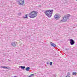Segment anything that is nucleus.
Instances as JSON below:
<instances>
[{"instance_id": "17", "label": "nucleus", "mask_w": 77, "mask_h": 77, "mask_svg": "<svg viewBox=\"0 0 77 77\" xmlns=\"http://www.w3.org/2000/svg\"><path fill=\"white\" fill-rule=\"evenodd\" d=\"M21 0H17V2H20Z\"/></svg>"}, {"instance_id": "2", "label": "nucleus", "mask_w": 77, "mask_h": 77, "mask_svg": "<svg viewBox=\"0 0 77 77\" xmlns=\"http://www.w3.org/2000/svg\"><path fill=\"white\" fill-rule=\"evenodd\" d=\"M38 14L35 11H32L29 14V16L30 18H33L35 17H36Z\"/></svg>"}, {"instance_id": "22", "label": "nucleus", "mask_w": 77, "mask_h": 77, "mask_svg": "<svg viewBox=\"0 0 77 77\" xmlns=\"http://www.w3.org/2000/svg\"><path fill=\"white\" fill-rule=\"evenodd\" d=\"M14 77H17L16 76H14Z\"/></svg>"}, {"instance_id": "10", "label": "nucleus", "mask_w": 77, "mask_h": 77, "mask_svg": "<svg viewBox=\"0 0 77 77\" xmlns=\"http://www.w3.org/2000/svg\"><path fill=\"white\" fill-rule=\"evenodd\" d=\"M30 69V68L29 67H26L25 69H26V71H29V69Z\"/></svg>"}, {"instance_id": "16", "label": "nucleus", "mask_w": 77, "mask_h": 77, "mask_svg": "<svg viewBox=\"0 0 77 77\" xmlns=\"http://www.w3.org/2000/svg\"><path fill=\"white\" fill-rule=\"evenodd\" d=\"M52 63L53 62H50V65L51 66H52V65H53Z\"/></svg>"}, {"instance_id": "21", "label": "nucleus", "mask_w": 77, "mask_h": 77, "mask_svg": "<svg viewBox=\"0 0 77 77\" xmlns=\"http://www.w3.org/2000/svg\"><path fill=\"white\" fill-rule=\"evenodd\" d=\"M8 60H9V61H11V60H9L8 59Z\"/></svg>"}, {"instance_id": "7", "label": "nucleus", "mask_w": 77, "mask_h": 77, "mask_svg": "<svg viewBox=\"0 0 77 77\" xmlns=\"http://www.w3.org/2000/svg\"><path fill=\"white\" fill-rule=\"evenodd\" d=\"M11 44L12 46L13 47H15L17 45V43L14 42H13L11 43Z\"/></svg>"}, {"instance_id": "6", "label": "nucleus", "mask_w": 77, "mask_h": 77, "mask_svg": "<svg viewBox=\"0 0 77 77\" xmlns=\"http://www.w3.org/2000/svg\"><path fill=\"white\" fill-rule=\"evenodd\" d=\"M24 0H22L21 1H20V2H19L18 3V5H24Z\"/></svg>"}, {"instance_id": "15", "label": "nucleus", "mask_w": 77, "mask_h": 77, "mask_svg": "<svg viewBox=\"0 0 77 77\" xmlns=\"http://www.w3.org/2000/svg\"><path fill=\"white\" fill-rule=\"evenodd\" d=\"M67 75H68V76H69V75H70V72H68L67 74Z\"/></svg>"}, {"instance_id": "24", "label": "nucleus", "mask_w": 77, "mask_h": 77, "mask_svg": "<svg viewBox=\"0 0 77 77\" xmlns=\"http://www.w3.org/2000/svg\"><path fill=\"white\" fill-rule=\"evenodd\" d=\"M39 7H41V5L39 6Z\"/></svg>"}, {"instance_id": "13", "label": "nucleus", "mask_w": 77, "mask_h": 77, "mask_svg": "<svg viewBox=\"0 0 77 77\" xmlns=\"http://www.w3.org/2000/svg\"><path fill=\"white\" fill-rule=\"evenodd\" d=\"M23 18H27V14L26 15L25 17H24Z\"/></svg>"}, {"instance_id": "14", "label": "nucleus", "mask_w": 77, "mask_h": 77, "mask_svg": "<svg viewBox=\"0 0 77 77\" xmlns=\"http://www.w3.org/2000/svg\"><path fill=\"white\" fill-rule=\"evenodd\" d=\"M34 75V74H31L29 76H28V77H32Z\"/></svg>"}, {"instance_id": "23", "label": "nucleus", "mask_w": 77, "mask_h": 77, "mask_svg": "<svg viewBox=\"0 0 77 77\" xmlns=\"http://www.w3.org/2000/svg\"><path fill=\"white\" fill-rule=\"evenodd\" d=\"M42 11H44V10H42Z\"/></svg>"}, {"instance_id": "8", "label": "nucleus", "mask_w": 77, "mask_h": 77, "mask_svg": "<svg viewBox=\"0 0 77 77\" xmlns=\"http://www.w3.org/2000/svg\"><path fill=\"white\" fill-rule=\"evenodd\" d=\"M50 44L51 46H52V47H56V44L52 43V42H51Z\"/></svg>"}, {"instance_id": "25", "label": "nucleus", "mask_w": 77, "mask_h": 77, "mask_svg": "<svg viewBox=\"0 0 77 77\" xmlns=\"http://www.w3.org/2000/svg\"><path fill=\"white\" fill-rule=\"evenodd\" d=\"M76 0V1H77V0Z\"/></svg>"}, {"instance_id": "20", "label": "nucleus", "mask_w": 77, "mask_h": 77, "mask_svg": "<svg viewBox=\"0 0 77 77\" xmlns=\"http://www.w3.org/2000/svg\"><path fill=\"white\" fill-rule=\"evenodd\" d=\"M47 64H48H48H49V63H48V62H47Z\"/></svg>"}, {"instance_id": "12", "label": "nucleus", "mask_w": 77, "mask_h": 77, "mask_svg": "<svg viewBox=\"0 0 77 77\" xmlns=\"http://www.w3.org/2000/svg\"><path fill=\"white\" fill-rule=\"evenodd\" d=\"M72 74L73 75H75L77 74V73H76V72H73Z\"/></svg>"}, {"instance_id": "19", "label": "nucleus", "mask_w": 77, "mask_h": 77, "mask_svg": "<svg viewBox=\"0 0 77 77\" xmlns=\"http://www.w3.org/2000/svg\"><path fill=\"white\" fill-rule=\"evenodd\" d=\"M68 50H69V49H66V50L68 51Z\"/></svg>"}, {"instance_id": "11", "label": "nucleus", "mask_w": 77, "mask_h": 77, "mask_svg": "<svg viewBox=\"0 0 77 77\" xmlns=\"http://www.w3.org/2000/svg\"><path fill=\"white\" fill-rule=\"evenodd\" d=\"M0 67L2 68H5V69H6V68H8L7 67L4 66H1Z\"/></svg>"}, {"instance_id": "3", "label": "nucleus", "mask_w": 77, "mask_h": 77, "mask_svg": "<svg viewBox=\"0 0 77 77\" xmlns=\"http://www.w3.org/2000/svg\"><path fill=\"white\" fill-rule=\"evenodd\" d=\"M70 17H71V15L69 14H67L64 16L62 19V20H61V22H65V21H66L69 19V18H70Z\"/></svg>"}, {"instance_id": "1", "label": "nucleus", "mask_w": 77, "mask_h": 77, "mask_svg": "<svg viewBox=\"0 0 77 77\" xmlns=\"http://www.w3.org/2000/svg\"><path fill=\"white\" fill-rule=\"evenodd\" d=\"M53 10H48L45 11V14L49 18H51L52 16V13L53 12Z\"/></svg>"}, {"instance_id": "4", "label": "nucleus", "mask_w": 77, "mask_h": 77, "mask_svg": "<svg viewBox=\"0 0 77 77\" xmlns=\"http://www.w3.org/2000/svg\"><path fill=\"white\" fill-rule=\"evenodd\" d=\"M54 18L55 19V20H57L60 18V16L57 14H56L54 16Z\"/></svg>"}, {"instance_id": "5", "label": "nucleus", "mask_w": 77, "mask_h": 77, "mask_svg": "<svg viewBox=\"0 0 77 77\" xmlns=\"http://www.w3.org/2000/svg\"><path fill=\"white\" fill-rule=\"evenodd\" d=\"M70 41V44L71 45H74L75 44V41L72 39H71L69 40Z\"/></svg>"}, {"instance_id": "9", "label": "nucleus", "mask_w": 77, "mask_h": 77, "mask_svg": "<svg viewBox=\"0 0 77 77\" xmlns=\"http://www.w3.org/2000/svg\"><path fill=\"white\" fill-rule=\"evenodd\" d=\"M19 68H21V69H25L26 67H25V66H19Z\"/></svg>"}, {"instance_id": "18", "label": "nucleus", "mask_w": 77, "mask_h": 77, "mask_svg": "<svg viewBox=\"0 0 77 77\" xmlns=\"http://www.w3.org/2000/svg\"><path fill=\"white\" fill-rule=\"evenodd\" d=\"M21 13H19L18 14V15H21Z\"/></svg>"}]
</instances>
